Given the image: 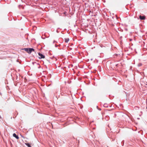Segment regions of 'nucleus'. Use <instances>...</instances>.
<instances>
[{
  "label": "nucleus",
  "mask_w": 147,
  "mask_h": 147,
  "mask_svg": "<svg viewBox=\"0 0 147 147\" xmlns=\"http://www.w3.org/2000/svg\"><path fill=\"white\" fill-rule=\"evenodd\" d=\"M24 50L29 54L31 53L32 51H34V50L33 48H24Z\"/></svg>",
  "instance_id": "f257e3e1"
},
{
  "label": "nucleus",
  "mask_w": 147,
  "mask_h": 147,
  "mask_svg": "<svg viewBox=\"0 0 147 147\" xmlns=\"http://www.w3.org/2000/svg\"><path fill=\"white\" fill-rule=\"evenodd\" d=\"M38 54L39 55L40 57H39L40 59H41L42 58H45V56L42 54L39 53H38Z\"/></svg>",
  "instance_id": "f03ea898"
},
{
  "label": "nucleus",
  "mask_w": 147,
  "mask_h": 147,
  "mask_svg": "<svg viewBox=\"0 0 147 147\" xmlns=\"http://www.w3.org/2000/svg\"><path fill=\"white\" fill-rule=\"evenodd\" d=\"M140 19L141 20H144L145 19V16H139Z\"/></svg>",
  "instance_id": "7ed1b4c3"
},
{
  "label": "nucleus",
  "mask_w": 147,
  "mask_h": 147,
  "mask_svg": "<svg viewBox=\"0 0 147 147\" xmlns=\"http://www.w3.org/2000/svg\"><path fill=\"white\" fill-rule=\"evenodd\" d=\"M13 136L16 138L17 139H18L19 138L18 136H17L15 133H14L13 134Z\"/></svg>",
  "instance_id": "20e7f679"
},
{
  "label": "nucleus",
  "mask_w": 147,
  "mask_h": 147,
  "mask_svg": "<svg viewBox=\"0 0 147 147\" xmlns=\"http://www.w3.org/2000/svg\"><path fill=\"white\" fill-rule=\"evenodd\" d=\"M69 40V39L68 38H65V42L67 43Z\"/></svg>",
  "instance_id": "39448f33"
},
{
  "label": "nucleus",
  "mask_w": 147,
  "mask_h": 147,
  "mask_svg": "<svg viewBox=\"0 0 147 147\" xmlns=\"http://www.w3.org/2000/svg\"><path fill=\"white\" fill-rule=\"evenodd\" d=\"M26 145L28 147H31L30 144L29 143H25Z\"/></svg>",
  "instance_id": "423d86ee"
}]
</instances>
